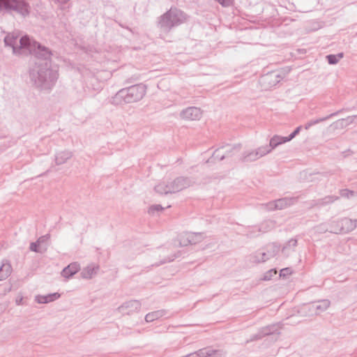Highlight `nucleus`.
I'll return each instance as SVG.
<instances>
[{
  "mask_svg": "<svg viewBox=\"0 0 357 357\" xmlns=\"http://www.w3.org/2000/svg\"><path fill=\"white\" fill-rule=\"evenodd\" d=\"M28 50L38 59L45 60V63H36V66L30 70L29 76L34 85L40 90H50L58 79L56 70L51 68L50 64L47 61L51 59L52 51L38 42L31 40Z\"/></svg>",
  "mask_w": 357,
  "mask_h": 357,
  "instance_id": "nucleus-1",
  "label": "nucleus"
},
{
  "mask_svg": "<svg viewBox=\"0 0 357 357\" xmlns=\"http://www.w3.org/2000/svg\"><path fill=\"white\" fill-rule=\"evenodd\" d=\"M146 93V86L137 84L120 89L112 99L114 105L132 103L139 101Z\"/></svg>",
  "mask_w": 357,
  "mask_h": 357,
  "instance_id": "nucleus-2",
  "label": "nucleus"
},
{
  "mask_svg": "<svg viewBox=\"0 0 357 357\" xmlns=\"http://www.w3.org/2000/svg\"><path fill=\"white\" fill-rule=\"evenodd\" d=\"M185 20V15L183 11L171 8L159 18L158 26L162 31L169 32L172 28L181 24Z\"/></svg>",
  "mask_w": 357,
  "mask_h": 357,
  "instance_id": "nucleus-3",
  "label": "nucleus"
},
{
  "mask_svg": "<svg viewBox=\"0 0 357 357\" xmlns=\"http://www.w3.org/2000/svg\"><path fill=\"white\" fill-rule=\"evenodd\" d=\"M4 45L7 47H10L13 54L16 56L21 55L24 50L31 45V39L27 36H24L20 38V35L15 32L8 33L4 39Z\"/></svg>",
  "mask_w": 357,
  "mask_h": 357,
  "instance_id": "nucleus-4",
  "label": "nucleus"
},
{
  "mask_svg": "<svg viewBox=\"0 0 357 357\" xmlns=\"http://www.w3.org/2000/svg\"><path fill=\"white\" fill-rule=\"evenodd\" d=\"M0 12L15 13L25 17L30 13V6L24 0H0Z\"/></svg>",
  "mask_w": 357,
  "mask_h": 357,
  "instance_id": "nucleus-5",
  "label": "nucleus"
},
{
  "mask_svg": "<svg viewBox=\"0 0 357 357\" xmlns=\"http://www.w3.org/2000/svg\"><path fill=\"white\" fill-rule=\"evenodd\" d=\"M280 334V326L279 324H275L261 328L257 333L252 335L249 341H255L267 336L272 341L278 340Z\"/></svg>",
  "mask_w": 357,
  "mask_h": 357,
  "instance_id": "nucleus-6",
  "label": "nucleus"
},
{
  "mask_svg": "<svg viewBox=\"0 0 357 357\" xmlns=\"http://www.w3.org/2000/svg\"><path fill=\"white\" fill-rule=\"evenodd\" d=\"M279 249L280 248L278 245L272 244L268 247L267 251L260 250L255 252L251 256L250 260L254 263L264 262L270 258L273 257L278 253Z\"/></svg>",
  "mask_w": 357,
  "mask_h": 357,
  "instance_id": "nucleus-7",
  "label": "nucleus"
},
{
  "mask_svg": "<svg viewBox=\"0 0 357 357\" xmlns=\"http://www.w3.org/2000/svg\"><path fill=\"white\" fill-rule=\"evenodd\" d=\"M297 202V197H284L270 202L262 206L268 211L282 210L294 205Z\"/></svg>",
  "mask_w": 357,
  "mask_h": 357,
  "instance_id": "nucleus-8",
  "label": "nucleus"
},
{
  "mask_svg": "<svg viewBox=\"0 0 357 357\" xmlns=\"http://www.w3.org/2000/svg\"><path fill=\"white\" fill-rule=\"evenodd\" d=\"M205 237L202 232H188L180 236V246L197 244L201 242Z\"/></svg>",
  "mask_w": 357,
  "mask_h": 357,
  "instance_id": "nucleus-9",
  "label": "nucleus"
},
{
  "mask_svg": "<svg viewBox=\"0 0 357 357\" xmlns=\"http://www.w3.org/2000/svg\"><path fill=\"white\" fill-rule=\"evenodd\" d=\"M274 222L272 220H266L263 222L259 227H252L247 234V236L252 238L257 236L260 232H267L274 227Z\"/></svg>",
  "mask_w": 357,
  "mask_h": 357,
  "instance_id": "nucleus-10",
  "label": "nucleus"
},
{
  "mask_svg": "<svg viewBox=\"0 0 357 357\" xmlns=\"http://www.w3.org/2000/svg\"><path fill=\"white\" fill-rule=\"evenodd\" d=\"M190 183L191 181L189 178L182 176L178 177L169 183L171 190L169 189L168 190L175 193L190 186Z\"/></svg>",
  "mask_w": 357,
  "mask_h": 357,
  "instance_id": "nucleus-11",
  "label": "nucleus"
},
{
  "mask_svg": "<svg viewBox=\"0 0 357 357\" xmlns=\"http://www.w3.org/2000/svg\"><path fill=\"white\" fill-rule=\"evenodd\" d=\"M202 114L201 109L196 107H188L180 113L182 119L190 121L199 120L202 117Z\"/></svg>",
  "mask_w": 357,
  "mask_h": 357,
  "instance_id": "nucleus-12",
  "label": "nucleus"
},
{
  "mask_svg": "<svg viewBox=\"0 0 357 357\" xmlns=\"http://www.w3.org/2000/svg\"><path fill=\"white\" fill-rule=\"evenodd\" d=\"M331 301L328 299H323L312 302L309 304V309L314 312L316 314L326 311L330 306Z\"/></svg>",
  "mask_w": 357,
  "mask_h": 357,
  "instance_id": "nucleus-13",
  "label": "nucleus"
},
{
  "mask_svg": "<svg viewBox=\"0 0 357 357\" xmlns=\"http://www.w3.org/2000/svg\"><path fill=\"white\" fill-rule=\"evenodd\" d=\"M141 307V303L139 301L132 300L123 303L119 307V310L122 313L130 314L137 311Z\"/></svg>",
  "mask_w": 357,
  "mask_h": 357,
  "instance_id": "nucleus-14",
  "label": "nucleus"
},
{
  "mask_svg": "<svg viewBox=\"0 0 357 357\" xmlns=\"http://www.w3.org/2000/svg\"><path fill=\"white\" fill-rule=\"evenodd\" d=\"M199 357H224L225 352L221 349H214L211 347L199 350Z\"/></svg>",
  "mask_w": 357,
  "mask_h": 357,
  "instance_id": "nucleus-15",
  "label": "nucleus"
},
{
  "mask_svg": "<svg viewBox=\"0 0 357 357\" xmlns=\"http://www.w3.org/2000/svg\"><path fill=\"white\" fill-rule=\"evenodd\" d=\"M282 78L283 77L279 73L271 72L264 75L261 77V80L264 82L268 83L269 86H273L278 84Z\"/></svg>",
  "mask_w": 357,
  "mask_h": 357,
  "instance_id": "nucleus-16",
  "label": "nucleus"
},
{
  "mask_svg": "<svg viewBox=\"0 0 357 357\" xmlns=\"http://www.w3.org/2000/svg\"><path fill=\"white\" fill-rule=\"evenodd\" d=\"M341 228L342 233H349L357 227V219L351 220L348 218L340 219Z\"/></svg>",
  "mask_w": 357,
  "mask_h": 357,
  "instance_id": "nucleus-17",
  "label": "nucleus"
},
{
  "mask_svg": "<svg viewBox=\"0 0 357 357\" xmlns=\"http://www.w3.org/2000/svg\"><path fill=\"white\" fill-rule=\"evenodd\" d=\"M80 270V266L77 262H73L70 264L68 266L65 267L62 272L61 275L63 277L66 278H70L73 276L75 273H77Z\"/></svg>",
  "mask_w": 357,
  "mask_h": 357,
  "instance_id": "nucleus-18",
  "label": "nucleus"
},
{
  "mask_svg": "<svg viewBox=\"0 0 357 357\" xmlns=\"http://www.w3.org/2000/svg\"><path fill=\"white\" fill-rule=\"evenodd\" d=\"M12 273V266L10 264L6 261L0 266V281L6 280Z\"/></svg>",
  "mask_w": 357,
  "mask_h": 357,
  "instance_id": "nucleus-19",
  "label": "nucleus"
},
{
  "mask_svg": "<svg viewBox=\"0 0 357 357\" xmlns=\"http://www.w3.org/2000/svg\"><path fill=\"white\" fill-rule=\"evenodd\" d=\"M72 152L64 151L59 152L55 155V162L56 165H62L72 157Z\"/></svg>",
  "mask_w": 357,
  "mask_h": 357,
  "instance_id": "nucleus-20",
  "label": "nucleus"
},
{
  "mask_svg": "<svg viewBox=\"0 0 357 357\" xmlns=\"http://www.w3.org/2000/svg\"><path fill=\"white\" fill-rule=\"evenodd\" d=\"M166 311L165 310H160L154 312H151L148 313L145 316V320L146 322H152L155 320L160 319V317L165 316L166 314Z\"/></svg>",
  "mask_w": 357,
  "mask_h": 357,
  "instance_id": "nucleus-21",
  "label": "nucleus"
},
{
  "mask_svg": "<svg viewBox=\"0 0 357 357\" xmlns=\"http://www.w3.org/2000/svg\"><path fill=\"white\" fill-rule=\"evenodd\" d=\"M297 245V240L296 238H291L282 248V252L285 256H289V254L294 250Z\"/></svg>",
  "mask_w": 357,
  "mask_h": 357,
  "instance_id": "nucleus-22",
  "label": "nucleus"
},
{
  "mask_svg": "<svg viewBox=\"0 0 357 357\" xmlns=\"http://www.w3.org/2000/svg\"><path fill=\"white\" fill-rule=\"evenodd\" d=\"M98 266H88L81 273L82 277L84 279H90L97 273Z\"/></svg>",
  "mask_w": 357,
  "mask_h": 357,
  "instance_id": "nucleus-23",
  "label": "nucleus"
},
{
  "mask_svg": "<svg viewBox=\"0 0 357 357\" xmlns=\"http://www.w3.org/2000/svg\"><path fill=\"white\" fill-rule=\"evenodd\" d=\"M286 137H282L279 135H274L271 139H270L269 144L268 146H270V148L272 149L276 148L278 146L284 143L287 142L288 141L286 140Z\"/></svg>",
  "mask_w": 357,
  "mask_h": 357,
  "instance_id": "nucleus-24",
  "label": "nucleus"
},
{
  "mask_svg": "<svg viewBox=\"0 0 357 357\" xmlns=\"http://www.w3.org/2000/svg\"><path fill=\"white\" fill-rule=\"evenodd\" d=\"M271 151L270 146L266 145L258 148L255 151V157L252 158V160H257L259 158L266 155Z\"/></svg>",
  "mask_w": 357,
  "mask_h": 357,
  "instance_id": "nucleus-25",
  "label": "nucleus"
},
{
  "mask_svg": "<svg viewBox=\"0 0 357 357\" xmlns=\"http://www.w3.org/2000/svg\"><path fill=\"white\" fill-rule=\"evenodd\" d=\"M338 199H339V197L337 196L328 195L322 199H318L317 201L316 205L325 206V205L333 203L335 201L337 200Z\"/></svg>",
  "mask_w": 357,
  "mask_h": 357,
  "instance_id": "nucleus-26",
  "label": "nucleus"
},
{
  "mask_svg": "<svg viewBox=\"0 0 357 357\" xmlns=\"http://www.w3.org/2000/svg\"><path fill=\"white\" fill-rule=\"evenodd\" d=\"M169 189L171 190L169 184H166L165 183H160L155 187V192L161 195L172 193V191L168 190Z\"/></svg>",
  "mask_w": 357,
  "mask_h": 357,
  "instance_id": "nucleus-27",
  "label": "nucleus"
},
{
  "mask_svg": "<svg viewBox=\"0 0 357 357\" xmlns=\"http://www.w3.org/2000/svg\"><path fill=\"white\" fill-rule=\"evenodd\" d=\"M224 147L225 149H226V151L224 153V154L227 155L226 158H228L231 157L236 153L240 151L241 146L240 144H236L232 146L227 145L226 146Z\"/></svg>",
  "mask_w": 357,
  "mask_h": 357,
  "instance_id": "nucleus-28",
  "label": "nucleus"
},
{
  "mask_svg": "<svg viewBox=\"0 0 357 357\" xmlns=\"http://www.w3.org/2000/svg\"><path fill=\"white\" fill-rule=\"evenodd\" d=\"M329 226H330V232L334 233V234L342 233V230H340V228H341L340 220L331 222L329 224Z\"/></svg>",
  "mask_w": 357,
  "mask_h": 357,
  "instance_id": "nucleus-29",
  "label": "nucleus"
},
{
  "mask_svg": "<svg viewBox=\"0 0 357 357\" xmlns=\"http://www.w3.org/2000/svg\"><path fill=\"white\" fill-rule=\"evenodd\" d=\"M337 113H338V112L332 113V114H329V115H328V116H326L325 117L310 120V121H308V123H309V124H310V127H312V126H314L316 124H318V123H319L321 122H323V121H325L329 119L332 116H335Z\"/></svg>",
  "mask_w": 357,
  "mask_h": 357,
  "instance_id": "nucleus-30",
  "label": "nucleus"
},
{
  "mask_svg": "<svg viewBox=\"0 0 357 357\" xmlns=\"http://www.w3.org/2000/svg\"><path fill=\"white\" fill-rule=\"evenodd\" d=\"M340 194L341 197H346L347 199H351L353 197H357V192L350 190L348 189L341 190Z\"/></svg>",
  "mask_w": 357,
  "mask_h": 357,
  "instance_id": "nucleus-31",
  "label": "nucleus"
},
{
  "mask_svg": "<svg viewBox=\"0 0 357 357\" xmlns=\"http://www.w3.org/2000/svg\"><path fill=\"white\" fill-rule=\"evenodd\" d=\"M224 149L225 147L222 146L220 149H216L213 153L212 158L214 159H218L219 160H222L223 159H225L227 155H225L224 153H220L221 150Z\"/></svg>",
  "mask_w": 357,
  "mask_h": 357,
  "instance_id": "nucleus-32",
  "label": "nucleus"
},
{
  "mask_svg": "<svg viewBox=\"0 0 357 357\" xmlns=\"http://www.w3.org/2000/svg\"><path fill=\"white\" fill-rule=\"evenodd\" d=\"M276 274H277V270H276V269H275V268H273V269H271V270H269L268 271H267V272L264 274V277H263L262 280H265V281L270 280H271V279H272V278H273L274 275H275Z\"/></svg>",
  "mask_w": 357,
  "mask_h": 357,
  "instance_id": "nucleus-33",
  "label": "nucleus"
},
{
  "mask_svg": "<svg viewBox=\"0 0 357 357\" xmlns=\"http://www.w3.org/2000/svg\"><path fill=\"white\" fill-rule=\"evenodd\" d=\"M47 300V303L56 301L60 297L59 293H53L47 295H44Z\"/></svg>",
  "mask_w": 357,
  "mask_h": 357,
  "instance_id": "nucleus-34",
  "label": "nucleus"
},
{
  "mask_svg": "<svg viewBox=\"0 0 357 357\" xmlns=\"http://www.w3.org/2000/svg\"><path fill=\"white\" fill-rule=\"evenodd\" d=\"M163 210V207L160 204H155L150 206L149 213L153 215L155 212H158Z\"/></svg>",
  "mask_w": 357,
  "mask_h": 357,
  "instance_id": "nucleus-35",
  "label": "nucleus"
},
{
  "mask_svg": "<svg viewBox=\"0 0 357 357\" xmlns=\"http://www.w3.org/2000/svg\"><path fill=\"white\" fill-rule=\"evenodd\" d=\"M326 59L328 63L331 65L336 64L339 61L337 56L335 54H328L326 56Z\"/></svg>",
  "mask_w": 357,
  "mask_h": 357,
  "instance_id": "nucleus-36",
  "label": "nucleus"
},
{
  "mask_svg": "<svg viewBox=\"0 0 357 357\" xmlns=\"http://www.w3.org/2000/svg\"><path fill=\"white\" fill-rule=\"evenodd\" d=\"M301 130V126L297 127L289 136L286 137L285 141L289 142L293 139L300 132Z\"/></svg>",
  "mask_w": 357,
  "mask_h": 357,
  "instance_id": "nucleus-37",
  "label": "nucleus"
},
{
  "mask_svg": "<svg viewBox=\"0 0 357 357\" xmlns=\"http://www.w3.org/2000/svg\"><path fill=\"white\" fill-rule=\"evenodd\" d=\"M317 231L319 232L330 231V226L326 223L321 224L317 227Z\"/></svg>",
  "mask_w": 357,
  "mask_h": 357,
  "instance_id": "nucleus-38",
  "label": "nucleus"
},
{
  "mask_svg": "<svg viewBox=\"0 0 357 357\" xmlns=\"http://www.w3.org/2000/svg\"><path fill=\"white\" fill-rule=\"evenodd\" d=\"M39 245V243H38L37 241L31 243L29 247L30 250L35 252H41V251H40L38 248Z\"/></svg>",
  "mask_w": 357,
  "mask_h": 357,
  "instance_id": "nucleus-39",
  "label": "nucleus"
},
{
  "mask_svg": "<svg viewBox=\"0 0 357 357\" xmlns=\"http://www.w3.org/2000/svg\"><path fill=\"white\" fill-rule=\"evenodd\" d=\"M179 256H180L179 252H178L177 254H175V255H174L169 256L167 258L164 259L160 262V264H165V263H167V262H170V261H174L176 258L178 257Z\"/></svg>",
  "mask_w": 357,
  "mask_h": 357,
  "instance_id": "nucleus-40",
  "label": "nucleus"
},
{
  "mask_svg": "<svg viewBox=\"0 0 357 357\" xmlns=\"http://www.w3.org/2000/svg\"><path fill=\"white\" fill-rule=\"evenodd\" d=\"M291 269L290 268H284L280 270V277L284 278L287 275L291 274Z\"/></svg>",
  "mask_w": 357,
  "mask_h": 357,
  "instance_id": "nucleus-41",
  "label": "nucleus"
},
{
  "mask_svg": "<svg viewBox=\"0 0 357 357\" xmlns=\"http://www.w3.org/2000/svg\"><path fill=\"white\" fill-rule=\"evenodd\" d=\"M35 301L40 304L47 303L46 298L44 295H37L35 296Z\"/></svg>",
  "mask_w": 357,
  "mask_h": 357,
  "instance_id": "nucleus-42",
  "label": "nucleus"
},
{
  "mask_svg": "<svg viewBox=\"0 0 357 357\" xmlns=\"http://www.w3.org/2000/svg\"><path fill=\"white\" fill-rule=\"evenodd\" d=\"M223 7H228L231 6L234 0H216Z\"/></svg>",
  "mask_w": 357,
  "mask_h": 357,
  "instance_id": "nucleus-43",
  "label": "nucleus"
},
{
  "mask_svg": "<svg viewBox=\"0 0 357 357\" xmlns=\"http://www.w3.org/2000/svg\"><path fill=\"white\" fill-rule=\"evenodd\" d=\"M255 151H252L249 153H248L247 155H245L244 156V161H255V160H252V158L255 157Z\"/></svg>",
  "mask_w": 357,
  "mask_h": 357,
  "instance_id": "nucleus-44",
  "label": "nucleus"
},
{
  "mask_svg": "<svg viewBox=\"0 0 357 357\" xmlns=\"http://www.w3.org/2000/svg\"><path fill=\"white\" fill-rule=\"evenodd\" d=\"M49 238H50V235L49 234H46V235L40 236L36 241L38 243H39V244L40 245L41 243H43L46 241H47L49 239Z\"/></svg>",
  "mask_w": 357,
  "mask_h": 357,
  "instance_id": "nucleus-45",
  "label": "nucleus"
},
{
  "mask_svg": "<svg viewBox=\"0 0 357 357\" xmlns=\"http://www.w3.org/2000/svg\"><path fill=\"white\" fill-rule=\"evenodd\" d=\"M355 119H357V115H354V116H348L347 119H346V121L349 123H351L354 121Z\"/></svg>",
  "mask_w": 357,
  "mask_h": 357,
  "instance_id": "nucleus-46",
  "label": "nucleus"
},
{
  "mask_svg": "<svg viewBox=\"0 0 357 357\" xmlns=\"http://www.w3.org/2000/svg\"><path fill=\"white\" fill-rule=\"evenodd\" d=\"M15 302L17 305H23V297L17 298Z\"/></svg>",
  "mask_w": 357,
  "mask_h": 357,
  "instance_id": "nucleus-47",
  "label": "nucleus"
},
{
  "mask_svg": "<svg viewBox=\"0 0 357 357\" xmlns=\"http://www.w3.org/2000/svg\"><path fill=\"white\" fill-rule=\"evenodd\" d=\"M336 56H337V58H338V61L342 59L343 57V53H339L337 54H335Z\"/></svg>",
  "mask_w": 357,
  "mask_h": 357,
  "instance_id": "nucleus-48",
  "label": "nucleus"
},
{
  "mask_svg": "<svg viewBox=\"0 0 357 357\" xmlns=\"http://www.w3.org/2000/svg\"><path fill=\"white\" fill-rule=\"evenodd\" d=\"M310 128V124H309V123H308V122H307V123H306L305 124V129L308 130Z\"/></svg>",
  "mask_w": 357,
  "mask_h": 357,
  "instance_id": "nucleus-49",
  "label": "nucleus"
},
{
  "mask_svg": "<svg viewBox=\"0 0 357 357\" xmlns=\"http://www.w3.org/2000/svg\"><path fill=\"white\" fill-rule=\"evenodd\" d=\"M127 83H130L131 81H130V79H128L127 81H126Z\"/></svg>",
  "mask_w": 357,
  "mask_h": 357,
  "instance_id": "nucleus-50",
  "label": "nucleus"
},
{
  "mask_svg": "<svg viewBox=\"0 0 357 357\" xmlns=\"http://www.w3.org/2000/svg\"><path fill=\"white\" fill-rule=\"evenodd\" d=\"M137 79H138V77H135L134 78V80H135H135H137Z\"/></svg>",
  "mask_w": 357,
  "mask_h": 357,
  "instance_id": "nucleus-51",
  "label": "nucleus"
}]
</instances>
